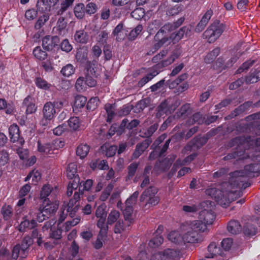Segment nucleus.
Here are the masks:
<instances>
[{"label":"nucleus","instance_id":"20e7f679","mask_svg":"<svg viewBox=\"0 0 260 260\" xmlns=\"http://www.w3.org/2000/svg\"><path fill=\"white\" fill-rule=\"evenodd\" d=\"M253 146H260V138L255 139L254 137L248 135L238 136L231 140L228 146L235 147V150L233 153H230L224 157V160L233 158L237 159H244L249 157L246 150Z\"/></svg>","mask_w":260,"mask_h":260},{"label":"nucleus","instance_id":"cd10ccee","mask_svg":"<svg viewBox=\"0 0 260 260\" xmlns=\"http://www.w3.org/2000/svg\"><path fill=\"white\" fill-rule=\"evenodd\" d=\"M89 36L87 32L83 29L76 31L74 35V40L76 42L81 44H85L87 42Z\"/></svg>","mask_w":260,"mask_h":260},{"label":"nucleus","instance_id":"412c9836","mask_svg":"<svg viewBox=\"0 0 260 260\" xmlns=\"http://www.w3.org/2000/svg\"><path fill=\"white\" fill-rule=\"evenodd\" d=\"M53 188L48 184H45L41 189L40 198L44 199V204L47 201H54V197L53 195Z\"/></svg>","mask_w":260,"mask_h":260},{"label":"nucleus","instance_id":"f03ea898","mask_svg":"<svg viewBox=\"0 0 260 260\" xmlns=\"http://www.w3.org/2000/svg\"><path fill=\"white\" fill-rule=\"evenodd\" d=\"M184 20V17H181L173 23H168L160 28L154 38V41L156 42L154 44V51H156L163 45H168L171 42L173 44L176 43L184 35L190 36L192 29L191 26H183L178 31L170 35L171 31L181 26Z\"/></svg>","mask_w":260,"mask_h":260},{"label":"nucleus","instance_id":"5fc2aeb1","mask_svg":"<svg viewBox=\"0 0 260 260\" xmlns=\"http://www.w3.org/2000/svg\"><path fill=\"white\" fill-rule=\"evenodd\" d=\"M190 109V104H185L181 106L179 111L176 113V116L178 118H185L187 116Z\"/></svg>","mask_w":260,"mask_h":260},{"label":"nucleus","instance_id":"c85d7f7f","mask_svg":"<svg viewBox=\"0 0 260 260\" xmlns=\"http://www.w3.org/2000/svg\"><path fill=\"white\" fill-rule=\"evenodd\" d=\"M158 127V124L156 123L151 125L147 129H143L140 131V136L146 139L151 138L152 135L156 132Z\"/></svg>","mask_w":260,"mask_h":260},{"label":"nucleus","instance_id":"3c124183","mask_svg":"<svg viewBox=\"0 0 260 260\" xmlns=\"http://www.w3.org/2000/svg\"><path fill=\"white\" fill-rule=\"evenodd\" d=\"M105 109L107 114V121H111L115 115V106L112 104H107L105 105Z\"/></svg>","mask_w":260,"mask_h":260},{"label":"nucleus","instance_id":"58836bf2","mask_svg":"<svg viewBox=\"0 0 260 260\" xmlns=\"http://www.w3.org/2000/svg\"><path fill=\"white\" fill-rule=\"evenodd\" d=\"M139 123V121L137 119H134L131 122H129V120L125 118L122 121L120 124V127L122 128L126 127L128 129H132L137 126Z\"/></svg>","mask_w":260,"mask_h":260},{"label":"nucleus","instance_id":"dca6fc26","mask_svg":"<svg viewBox=\"0 0 260 260\" xmlns=\"http://www.w3.org/2000/svg\"><path fill=\"white\" fill-rule=\"evenodd\" d=\"M29 214L32 218L36 219L39 222H42L49 218L47 213L45 212L42 207L31 209Z\"/></svg>","mask_w":260,"mask_h":260},{"label":"nucleus","instance_id":"bf43d9fd","mask_svg":"<svg viewBox=\"0 0 260 260\" xmlns=\"http://www.w3.org/2000/svg\"><path fill=\"white\" fill-rule=\"evenodd\" d=\"M120 217V213L119 211L113 210H112L109 214L107 218V223L108 224H112L115 222Z\"/></svg>","mask_w":260,"mask_h":260},{"label":"nucleus","instance_id":"e2e57ef3","mask_svg":"<svg viewBox=\"0 0 260 260\" xmlns=\"http://www.w3.org/2000/svg\"><path fill=\"white\" fill-rule=\"evenodd\" d=\"M123 24L122 23H120L116 26L112 32V35L114 37H116V40L117 41L122 39V38L121 37V33L123 30Z\"/></svg>","mask_w":260,"mask_h":260},{"label":"nucleus","instance_id":"4d7b16f0","mask_svg":"<svg viewBox=\"0 0 260 260\" xmlns=\"http://www.w3.org/2000/svg\"><path fill=\"white\" fill-rule=\"evenodd\" d=\"M91 167L93 169H98L99 170H107L109 169V166L107 161L105 160H96L95 162H93Z\"/></svg>","mask_w":260,"mask_h":260},{"label":"nucleus","instance_id":"a19ab883","mask_svg":"<svg viewBox=\"0 0 260 260\" xmlns=\"http://www.w3.org/2000/svg\"><path fill=\"white\" fill-rule=\"evenodd\" d=\"M220 48L219 47H216L214 48L212 51L209 52L205 58V61L207 63H212L216 57L220 53Z\"/></svg>","mask_w":260,"mask_h":260},{"label":"nucleus","instance_id":"5701e85b","mask_svg":"<svg viewBox=\"0 0 260 260\" xmlns=\"http://www.w3.org/2000/svg\"><path fill=\"white\" fill-rule=\"evenodd\" d=\"M37 226V222L36 220L32 219L29 220L25 218H23V221H21L19 225L18 230L20 232H24L27 230L34 229Z\"/></svg>","mask_w":260,"mask_h":260},{"label":"nucleus","instance_id":"a878e982","mask_svg":"<svg viewBox=\"0 0 260 260\" xmlns=\"http://www.w3.org/2000/svg\"><path fill=\"white\" fill-rule=\"evenodd\" d=\"M227 229L233 234H239L242 231V226L238 220H232L229 222Z\"/></svg>","mask_w":260,"mask_h":260},{"label":"nucleus","instance_id":"473e14b6","mask_svg":"<svg viewBox=\"0 0 260 260\" xmlns=\"http://www.w3.org/2000/svg\"><path fill=\"white\" fill-rule=\"evenodd\" d=\"M168 239L172 242L177 244L183 242V236L176 231L171 232L168 235Z\"/></svg>","mask_w":260,"mask_h":260},{"label":"nucleus","instance_id":"4c0bfd02","mask_svg":"<svg viewBox=\"0 0 260 260\" xmlns=\"http://www.w3.org/2000/svg\"><path fill=\"white\" fill-rule=\"evenodd\" d=\"M35 83L37 87L40 89L48 90L51 87V84L41 77H37L35 79Z\"/></svg>","mask_w":260,"mask_h":260},{"label":"nucleus","instance_id":"393cba45","mask_svg":"<svg viewBox=\"0 0 260 260\" xmlns=\"http://www.w3.org/2000/svg\"><path fill=\"white\" fill-rule=\"evenodd\" d=\"M117 150V147L116 145H110L108 143H105L101 147L102 153L108 157L114 156Z\"/></svg>","mask_w":260,"mask_h":260},{"label":"nucleus","instance_id":"7c9ffc66","mask_svg":"<svg viewBox=\"0 0 260 260\" xmlns=\"http://www.w3.org/2000/svg\"><path fill=\"white\" fill-rule=\"evenodd\" d=\"M166 105L171 112L173 113L180 105V100L177 97L168 98L165 100Z\"/></svg>","mask_w":260,"mask_h":260},{"label":"nucleus","instance_id":"052dcab7","mask_svg":"<svg viewBox=\"0 0 260 260\" xmlns=\"http://www.w3.org/2000/svg\"><path fill=\"white\" fill-rule=\"evenodd\" d=\"M164 241V238L161 236L156 235L149 242V246L152 248H155L160 246Z\"/></svg>","mask_w":260,"mask_h":260},{"label":"nucleus","instance_id":"2eb2a0df","mask_svg":"<svg viewBox=\"0 0 260 260\" xmlns=\"http://www.w3.org/2000/svg\"><path fill=\"white\" fill-rule=\"evenodd\" d=\"M174 159L175 157L173 156V157L170 159L167 157L161 161L156 162L155 164L153 170L155 171L157 174L166 171L170 168Z\"/></svg>","mask_w":260,"mask_h":260},{"label":"nucleus","instance_id":"c9c22d12","mask_svg":"<svg viewBox=\"0 0 260 260\" xmlns=\"http://www.w3.org/2000/svg\"><path fill=\"white\" fill-rule=\"evenodd\" d=\"M133 213V207L130 205H125V208L123 210V213L125 221L128 222L127 226H130L132 223L133 218L132 214Z\"/></svg>","mask_w":260,"mask_h":260},{"label":"nucleus","instance_id":"0eeeda50","mask_svg":"<svg viewBox=\"0 0 260 260\" xmlns=\"http://www.w3.org/2000/svg\"><path fill=\"white\" fill-rule=\"evenodd\" d=\"M225 27V24L216 20L204 32V37L208 39L209 43H213L219 38Z\"/></svg>","mask_w":260,"mask_h":260},{"label":"nucleus","instance_id":"6e6d98bb","mask_svg":"<svg viewBox=\"0 0 260 260\" xmlns=\"http://www.w3.org/2000/svg\"><path fill=\"white\" fill-rule=\"evenodd\" d=\"M205 117H202V115L200 113H194L192 116L189 119L188 123L189 124L197 123L198 124H202L204 123Z\"/></svg>","mask_w":260,"mask_h":260},{"label":"nucleus","instance_id":"9d476101","mask_svg":"<svg viewBox=\"0 0 260 260\" xmlns=\"http://www.w3.org/2000/svg\"><path fill=\"white\" fill-rule=\"evenodd\" d=\"M178 255L177 252L171 249H167L163 252L154 253L151 257V260H171Z\"/></svg>","mask_w":260,"mask_h":260},{"label":"nucleus","instance_id":"69168bd1","mask_svg":"<svg viewBox=\"0 0 260 260\" xmlns=\"http://www.w3.org/2000/svg\"><path fill=\"white\" fill-rule=\"evenodd\" d=\"M113 186L111 184H108L106 188L104 190L101 194L100 199L102 201H106L110 195L113 189Z\"/></svg>","mask_w":260,"mask_h":260},{"label":"nucleus","instance_id":"774afa93","mask_svg":"<svg viewBox=\"0 0 260 260\" xmlns=\"http://www.w3.org/2000/svg\"><path fill=\"white\" fill-rule=\"evenodd\" d=\"M49 17L47 15H43V16H40L35 25V28L37 29H40L49 20Z\"/></svg>","mask_w":260,"mask_h":260},{"label":"nucleus","instance_id":"37998d69","mask_svg":"<svg viewBox=\"0 0 260 260\" xmlns=\"http://www.w3.org/2000/svg\"><path fill=\"white\" fill-rule=\"evenodd\" d=\"M74 14L78 19H82L84 16L85 13V9L84 5L82 3H79L76 5L74 8Z\"/></svg>","mask_w":260,"mask_h":260},{"label":"nucleus","instance_id":"2f4dec72","mask_svg":"<svg viewBox=\"0 0 260 260\" xmlns=\"http://www.w3.org/2000/svg\"><path fill=\"white\" fill-rule=\"evenodd\" d=\"M46 205L44 207H42L47 213L49 217L52 214H53L58 209V205L56 203H54L53 201H49L45 203Z\"/></svg>","mask_w":260,"mask_h":260},{"label":"nucleus","instance_id":"ddd939ff","mask_svg":"<svg viewBox=\"0 0 260 260\" xmlns=\"http://www.w3.org/2000/svg\"><path fill=\"white\" fill-rule=\"evenodd\" d=\"M22 107L25 108V113L27 115L35 113L37 110V106L35 104V98L31 95H27L22 102Z\"/></svg>","mask_w":260,"mask_h":260},{"label":"nucleus","instance_id":"13d9d810","mask_svg":"<svg viewBox=\"0 0 260 260\" xmlns=\"http://www.w3.org/2000/svg\"><path fill=\"white\" fill-rule=\"evenodd\" d=\"M67 23L65 21L63 17H60L57 22V30L60 35H64L66 32V27Z\"/></svg>","mask_w":260,"mask_h":260},{"label":"nucleus","instance_id":"e433bc0d","mask_svg":"<svg viewBox=\"0 0 260 260\" xmlns=\"http://www.w3.org/2000/svg\"><path fill=\"white\" fill-rule=\"evenodd\" d=\"M14 109V106L12 104L8 103L4 99H0V110H5V112L7 114H12Z\"/></svg>","mask_w":260,"mask_h":260},{"label":"nucleus","instance_id":"338daca9","mask_svg":"<svg viewBox=\"0 0 260 260\" xmlns=\"http://www.w3.org/2000/svg\"><path fill=\"white\" fill-rule=\"evenodd\" d=\"M85 80L82 77L78 78L75 83V88L79 92L84 91L85 87Z\"/></svg>","mask_w":260,"mask_h":260},{"label":"nucleus","instance_id":"39448f33","mask_svg":"<svg viewBox=\"0 0 260 260\" xmlns=\"http://www.w3.org/2000/svg\"><path fill=\"white\" fill-rule=\"evenodd\" d=\"M206 230V225L201 220H195L189 229L183 235V243H194L202 240L200 233Z\"/></svg>","mask_w":260,"mask_h":260},{"label":"nucleus","instance_id":"603ef678","mask_svg":"<svg viewBox=\"0 0 260 260\" xmlns=\"http://www.w3.org/2000/svg\"><path fill=\"white\" fill-rule=\"evenodd\" d=\"M139 164L133 162L127 167L128 174L126 177V180L131 179L135 175Z\"/></svg>","mask_w":260,"mask_h":260},{"label":"nucleus","instance_id":"8fccbe9b","mask_svg":"<svg viewBox=\"0 0 260 260\" xmlns=\"http://www.w3.org/2000/svg\"><path fill=\"white\" fill-rule=\"evenodd\" d=\"M80 221V217H76L72 220L68 221L62 225V227H61V229L62 231L67 232L69 231L72 226L76 225Z\"/></svg>","mask_w":260,"mask_h":260},{"label":"nucleus","instance_id":"ea45409f","mask_svg":"<svg viewBox=\"0 0 260 260\" xmlns=\"http://www.w3.org/2000/svg\"><path fill=\"white\" fill-rule=\"evenodd\" d=\"M30 178H32V182L34 184H36L41 178V173L36 170H33L27 175L25 178V181H28Z\"/></svg>","mask_w":260,"mask_h":260},{"label":"nucleus","instance_id":"864d4df0","mask_svg":"<svg viewBox=\"0 0 260 260\" xmlns=\"http://www.w3.org/2000/svg\"><path fill=\"white\" fill-rule=\"evenodd\" d=\"M62 231L61 229V226L57 225V228L54 226L51 228L50 230L49 236L52 239H59L61 237V233Z\"/></svg>","mask_w":260,"mask_h":260},{"label":"nucleus","instance_id":"9b49d317","mask_svg":"<svg viewBox=\"0 0 260 260\" xmlns=\"http://www.w3.org/2000/svg\"><path fill=\"white\" fill-rule=\"evenodd\" d=\"M159 66L156 64L149 70V73L138 82V87H143L162 71Z\"/></svg>","mask_w":260,"mask_h":260},{"label":"nucleus","instance_id":"de8ad7c7","mask_svg":"<svg viewBox=\"0 0 260 260\" xmlns=\"http://www.w3.org/2000/svg\"><path fill=\"white\" fill-rule=\"evenodd\" d=\"M75 67L72 64L69 63L62 68L60 73L64 77H69L75 73Z\"/></svg>","mask_w":260,"mask_h":260},{"label":"nucleus","instance_id":"680f3d73","mask_svg":"<svg viewBox=\"0 0 260 260\" xmlns=\"http://www.w3.org/2000/svg\"><path fill=\"white\" fill-rule=\"evenodd\" d=\"M252 102L250 101L246 102L243 104L240 105L237 108H236L234 112L236 113L235 115H239L248 109L252 105Z\"/></svg>","mask_w":260,"mask_h":260},{"label":"nucleus","instance_id":"7ed1b4c3","mask_svg":"<svg viewBox=\"0 0 260 260\" xmlns=\"http://www.w3.org/2000/svg\"><path fill=\"white\" fill-rule=\"evenodd\" d=\"M253 146H260V138L255 139L254 137L248 135L238 136L231 140L228 146L235 147V150L233 153H230L224 157V160L233 158L237 159H244L249 157L246 150Z\"/></svg>","mask_w":260,"mask_h":260},{"label":"nucleus","instance_id":"bb28decb","mask_svg":"<svg viewBox=\"0 0 260 260\" xmlns=\"http://www.w3.org/2000/svg\"><path fill=\"white\" fill-rule=\"evenodd\" d=\"M112 4L115 7L126 6L127 9L131 11L135 7V2L132 0H112Z\"/></svg>","mask_w":260,"mask_h":260},{"label":"nucleus","instance_id":"423d86ee","mask_svg":"<svg viewBox=\"0 0 260 260\" xmlns=\"http://www.w3.org/2000/svg\"><path fill=\"white\" fill-rule=\"evenodd\" d=\"M158 190V188L154 186H150L144 190L140 196V201L143 204L144 208L148 209L158 204L160 199L157 194Z\"/></svg>","mask_w":260,"mask_h":260},{"label":"nucleus","instance_id":"b1692460","mask_svg":"<svg viewBox=\"0 0 260 260\" xmlns=\"http://www.w3.org/2000/svg\"><path fill=\"white\" fill-rule=\"evenodd\" d=\"M196 157V154H192L187 156L183 160H181L180 159H177L173 165V166L171 170V172L172 173H175V172L177 170L178 168H179L180 167H181L183 165H185L187 163L190 162L195 158Z\"/></svg>","mask_w":260,"mask_h":260},{"label":"nucleus","instance_id":"4468645a","mask_svg":"<svg viewBox=\"0 0 260 260\" xmlns=\"http://www.w3.org/2000/svg\"><path fill=\"white\" fill-rule=\"evenodd\" d=\"M9 133L11 142H18L20 146L23 145L24 140L22 138H20L19 128L17 125H11L9 128Z\"/></svg>","mask_w":260,"mask_h":260},{"label":"nucleus","instance_id":"1a4fd4ad","mask_svg":"<svg viewBox=\"0 0 260 260\" xmlns=\"http://www.w3.org/2000/svg\"><path fill=\"white\" fill-rule=\"evenodd\" d=\"M64 145V142L59 139L55 140L51 143L42 144L39 141L38 142V150L40 152L46 154H50L53 150L62 148Z\"/></svg>","mask_w":260,"mask_h":260},{"label":"nucleus","instance_id":"72a5a7b5","mask_svg":"<svg viewBox=\"0 0 260 260\" xmlns=\"http://www.w3.org/2000/svg\"><path fill=\"white\" fill-rule=\"evenodd\" d=\"M86 102L87 99L85 96L81 95L76 96L73 106V110H79L85 106Z\"/></svg>","mask_w":260,"mask_h":260},{"label":"nucleus","instance_id":"f8f14e48","mask_svg":"<svg viewBox=\"0 0 260 260\" xmlns=\"http://www.w3.org/2000/svg\"><path fill=\"white\" fill-rule=\"evenodd\" d=\"M60 42L59 38L55 36L50 37L46 36L42 39V47L46 51L52 50L54 47L58 46Z\"/></svg>","mask_w":260,"mask_h":260},{"label":"nucleus","instance_id":"0e129e2a","mask_svg":"<svg viewBox=\"0 0 260 260\" xmlns=\"http://www.w3.org/2000/svg\"><path fill=\"white\" fill-rule=\"evenodd\" d=\"M99 100L97 97L91 98L87 103L86 107L89 110L93 111L98 105Z\"/></svg>","mask_w":260,"mask_h":260},{"label":"nucleus","instance_id":"09e8293b","mask_svg":"<svg viewBox=\"0 0 260 260\" xmlns=\"http://www.w3.org/2000/svg\"><path fill=\"white\" fill-rule=\"evenodd\" d=\"M1 213L5 220H9L13 215L12 207L9 205H4L2 208Z\"/></svg>","mask_w":260,"mask_h":260},{"label":"nucleus","instance_id":"a18cd8bd","mask_svg":"<svg viewBox=\"0 0 260 260\" xmlns=\"http://www.w3.org/2000/svg\"><path fill=\"white\" fill-rule=\"evenodd\" d=\"M70 212H71L70 211H69L67 209H66V208L64 207L63 206L60 208L58 213V226L59 225L60 223H61L65 220L68 214L70 217Z\"/></svg>","mask_w":260,"mask_h":260},{"label":"nucleus","instance_id":"f3484780","mask_svg":"<svg viewBox=\"0 0 260 260\" xmlns=\"http://www.w3.org/2000/svg\"><path fill=\"white\" fill-rule=\"evenodd\" d=\"M215 219V215L211 210H203L200 212L199 220L207 226L211 224Z\"/></svg>","mask_w":260,"mask_h":260},{"label":"nucleus","instance_id":"f704fd0d","mask_svg":"<svg viewBox=\"0 0 260 260\" xmlns=\"http://www.w3.org/2000/svg\"><path fill=\"white\" fill-rule=\"evenodd\" d=\"M77 173V165L75 163H70L66 170V174L68 178L72 179L75 178V180L79 181V178H76Z\"/></svg>","mask_w":260,"mask_h":260},{"label":"nucleus","instance_id":"c03bdc74","mask_svg":"<svg viewBox=\"0 0 260 260\" xmlns=\"http://www.w3.org/2000/svg\"><path fill=\"white\" fill-rule=\"evenodd\" d=\"M33 54L37 59L40 60H44L48 55L46 52L43 51L40 46H37L34 48Z\"/></svg>","mask_w":260,"mask_h":260},{"label":"nucleus","instance_id":"f257e3e1","mask_svg":"<svg viewBox=\"0 0 260 260\" xmlns=\"http://www.w3.org/2000/svg\"><path fill=\"white\" fill-rule=\"evenodd\" d=\"M260 174V164H252L244 167L242 171H235L229 174V181L222 182L218 188H209L206 194L214 199L222 207L226 208L232 202L242 196L238 188L245 189L248 186L247 178L255 177Z\"/></svg>","mask_w":260,"mask_h":260},{"label":"nucleus","instance_id":"c756f323","mask_svg":"<svg viewBox=\"0 0 260 260\" xmlns=\"http://www.w3.org/2000/svg\"><path fill=\"white\" fill-rule=\"evenodd\" d=\"M156 111V116L157 118H164L167 115L171 114L165 101L161 102L157 107Z\"/></svg>","mask_w":260,"mask_h":260},{"label":"nucleus","instance_id":"aec40b11","mask_svg":"<svg viewBox=\"0 0 260 260\" xmlns=\"http://www.w3.org/2000/svg\"><path fill=\"white\" fill-rule=\"evenodd\" d=\"M42 113L46 119H52L56 114L54 104L51 102L46 103L44 105Z\"/></svg>","mask_w":260,"mask_h":260},{"label":"nucleus","instance_id":"4be33fe9","mask_svg":"<svg viewBox=\"0 0 260 260\" xmlns=\"http://www.w3.org/2000/svg\"><path fill=\"white\" fill-rule=\"evenodd\" d=\"M181 53V50L179 48L175 49L172 52V54L167 59L161 60L160 63L157 64L159 65V67L161 70H162L163 68L172 63L176 59H177L180 56Z\"/></svg>","mask_w":260,"mask_h":260},{"label":"nucleus","instance_id":"79ce46f5","mask_svg":"<svg viewBox=\"0 0 260 260\" xmlns=\"http://www.w3.org/2000/svg\"><path fill=\"white\" fill-rule=\"evenodd\" d=\"M89 151V146L87 144H80L76 150V154L79 156L81 158H83L88 153Z\"/></svg>","mask_w":260,"mask_h":260},{"label":"nucleus","instance_id":"6e6552de","mask_svg":"<svg viewBox=\"0 0 260 260\" xmlns=\"http://www.w3.org/2000/svg\"><path fill=\"white\" fill-rule=\"evenodd\" d=\"M83 197V191L80 190L79 187V191H75L74 194L73 198L71 199L68 204L63 205L70 212V217L73 218L75 216L76 213L79 209V200L80 198Z\"/></svg>","mask_w":260,"mask_h":260},{"label":"nucleus","instance_id":"49530a36","mask_svg":"<svg viewBox=\"0 0 260 260\" xmlns=\"http://www.w3.org/2000/svg\"><path fill=\"white\" fill-rule=\"evenodd\" d=\"M70 128L73 131H77L80 127L81 122L79 117H71L68 121Z\"/></svg>","mask_w":260,"mask_h":260},{"label":"nucleus","instance_id":"6ab92c4d","mask_svg":"<svg viewBox=\"0 0 260 260\" xmlns=\"http://www.w3.org/2000/svg\"><path fill=\"white\" fill-rule=\"evenodd\" d=\"M212 15L213 11L211 9L208 10L202 17L200 21L196 26L195 31L198 32L203 31L206 26Z\"/></svg>","mask_w":260,"mask_h":260},{"label":"nucleus","instance_id":"a211bd4d","mask_svg":"<svg viewBox=\"0 0 260 260\" xmlns=\"http://www.w3.org/2000/svg\"><path fill=\"white\" fill-rule=\"evenodd\" d=\"M152 143L151 138L146 139L142 142L137 144L133 156L134 158H138L149 146Z\"/></svg>","mask_w":260,"mask_h":260}]
</instances>
